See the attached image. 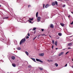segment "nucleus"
<instances>
[{
	"instance_id": "nucleus-1",
	"label": "nucleus",
	"mask_w": 73,
	"mask_h": 73,
	"mask_svg": "<svg viewBox=\"0 0 73 73\" xmlns=\"http://www.w3.org/2000/svg\"><path fill=\"white\" fill-rule=\"evenodd\" d=\"M26 41V39H25V38H23L22 39V40L20 41V44L21 45L22 44V43H24L25 42V41Z\"/></svg>"
},
{
	"instance_id": "nucleus-2",
	"label": "nucleus",
	"mask_w": 73,
	"mask_h": 73,
	"mask_svg": "<svg viewBox=\"0 0 73 73\" xmlns=\"http://www.w3.org/2000/svg\"><path fill=\"white\" fill-rule=\"evenodd\" d=\"M33 20V18H29V20L28 21L30 23H31V24H33V22L31 21H32Z\"/></svg>"
},
{
	"instance_id": "nucleus-3",
	"label": "nucleus",
	"mask_w": 73,
	"mask_h": 73,
	"mask_svg": "<svg viewBox=\"0 0 73 73\" xmlns=\"http://www.w3.org/2000/svg\"><path fill=\"white\" fill-rule=\"evenodd\" d=\"M36 61L40 62H41V63H43V61H42L40 59H38V58L36 59Z\"/></svg>"
},
{
	"instance_id": "nucleus-4",
	"label": "nucleus",
	"mask_w": 73,
	"mask_h": 73,
	"mask_svg": "<svg viewBox=\"0 0 73 73\" xmlns=\"http://www.w3.org/2000/svg\"><path fill=\"white\" fill-rule=\"evenodd\" d=\"M64 52H61L58 54V56H62V55H63V54H64Z\"/></svg>"
},
{
	"instance_id": "nucleus-5",
	"label": "nucleus",
	"mask_w": 73,
	"mask_h": 73,
	"mask_svg": "<svg viewBox=\"0 0 73 73\" xmlns=\"http://www.w3.org/2000/svg\"><path fill=\"white\" fill-rule=\"evenodd\" d=\"M40 19H41L40 17H38L37 21H38V22H39L40 21Z\"/></svg>"
},
{
	"instance_id": "nucleus-6",
	"label": "nucleus",
	"mask_w": 73,
	"mask_h": 73,
	"mask_svg": "<svg viewBox=\"0 0 73 73\" xmlns=\"http://www.w3.org/2000/svg\"><path fill=\"white\" fill-rule=\"evenodd\" d=\"M39 55L40 56H44V53H42L39 54Z\"/></svg>"
},
{
	"instance_id": "nucleus-7",
	"label": "nucleus",
	"mask_w": 73,
	"mask_h": 73,
	"mask_svg": "<svg viewBox=\"0 0 73 73\" xmlns=\"http://www.w3.org/2000/svg\"><path fill=\"white\" fill-rule=\"evenodd\" d=\"M11 58L12 60H15V57L14 56H11Z\"/></svg>"
},
{
	"instance_id": "nucleus-8",
	"label": "nucleus",
	"mask_w": 73,
	"mask_h": 73,
	"mask_svg": "<svg viewBox=\"0 0 73 73\" xmlns=\"http://www.w3.org/2000/svg\"><path fill=\"white\" fill-rule=\"evenodd\" d=\"M50 27L51 28H53V27H54L53 25L52 24H51L50 25Z\"/></svg>"
},
{
	"instance_id": "nucleus-9",
	"label": "nucleus",
	"mask_w": 73,
	"mask_h": 73,
	"mask_svg": "<svg viewBox=\"0 0 73 73\" xmlns=\"http://www.w3.org/2000/svg\"><path fill=\"white\" fill-rule=\"evenodd\" d=\"M72 45V42L69 43L68 44V46H71Z\"/></svg>"
},
{
	"instance_id": "nucleus-10",
	"label": "nucleus",
	"mask_w": 73,
	"mask_h": 73,
	"mask_svg": "<svg viewBox=\"0 0 73 73\" xmlns=\"http://www.w3.org/2000/svg\"><path fill=\"white\" fill-rule=\"evenodd\" d=\"M49 5L48 4H47L46 6H45V7L46 8H47L48 7H49Z\"/></svg>"
},
{
	"instance_id": "nucleus-11",
	"label": "nucleus",
	"mask_w": 73,
	"mask_h": 73,
	"mask_svg": "<svg viewBox=\"0 0 73 73\" xmlns=\"http://www.w3.org/2000/svg\"><path fill=\"white\" fill-rule=\"evenodd\" d=\"M12 65L13 67H16V64L14 63H13L12 64Z\"/></svg>"
},
{
	"instance_id": "nucleus-12",
	"label": "nucleus",
	"mask_w": 73,
	"mask_h": 73,
	"mask_svg": "<svg viewBox=\"0 0 73 73\" xmlns=\"http://www.w3.org/2000/svg\"><path fill=\"white\" fill-rule=\"evenodd\" d=\"M52 5L53 6H54V5H56V3L54 2H52Z\"/></svg>"
},
{
	"instance_id": "nucleus-13",
	"label": "nucleus",
	"mask_w": 73,
	"mask_h": 73,
	"mask_svg": "<svg viewBox=\"0 0 73 73\" xmlns=\"http://www.w3.org/2000/svg\"><path fill=\"white\" fill-rule=\"evenodd\" d=\"M60 24L62 27H64V24L63 23H60Z\"/></svg>"
},
{
	"instance_id": "nucleus-14",
	"label": "nucleus",
	"mask_w": 73,
	"mask_h": 73,
	"mask_svg": "<svg viewBox=\"0 0 73 73\" xmlns=\"http://www.w3.org/2000/svg\"><path fill=\"white\" fill-rule=\"evenodd\" d=\"M54 44L55 45H56V46H57V41H55Z\"/></svg>"
},
{
	"instance_id": "nucleus-15",
	"label": "nucleus",
	"mask_w": 73,
	"mask_h": 73,
	"mask_svg": "<svg viewBox=\"0 0 73 73\" xmlns=\"http://www.w3.org/2000/svg\"><path fill=\"white\" fill-rule=\"evenodd\" d=\"M9 17H4L3 18V19H8Z\"/></svg>"
},
{
	"instance_id": "nucleus-16",
	"label": "nucleus",
	"mask_w": 73,
	"mask_h": 73,
	"mask_svg": "<svg viewBox=\"0 0 73 73\" xmlns=\"http://www.w3.org/2000/svg\"><path fill=\"white\" fill-rule=\"evenodd\" d=\"M32 60L33 61H34V62H36V60H35V59L34 58H32Z\"/></svg>"
},
{
	"instance_id": "nucleus-17",
	"label": "nucleus",
	"mask_w": 73,
	"mask_h": 73,
	"mask_svg": "<svg viewBox=\"0 0 73 73\" xmlns=\"http://www.w3.org/2000/svg\"><path fill=\"white\" fill-rule=\"evenodd\" d=\"M36 17H38V12H36Z\"/></svg>"
},
{
	"instance_id": "nucleus-18",
	"label": "nucleus",
	"mask_w": 73,
	"mask_h": 73,
	"mask_svg": "<svg viewBox=\"0 0 73 73\" xmlns=\"http://www.w3.org/2000/svg\"><path fill=\"white\" fill-rule=\"evenodd\" d=\"M25 52L26 54H27V56H28V55H29V54H28V52L27 51H26Z\"/></svg>"
},
{
	"instance_id": "nucleus-19",
	"label": "nucleus",
	"mask_w": 73,
	"mask_h": 73,
	"mask_svg": "<svg viewBox=\"0 0 73 73\" xmlns=\"http://www.w3.org/2000/svg\"><path fill=\"white\" fill-rule=\"evenodd\" d=\"M37 29V28L36 27H34L33 28V31H35Z\"/></svg>"
},
{
	"instance_id": "nucleus-20",
	"label": "nucleus",
	"mask_w": 73,
	"mask_h": 73,
	"mask_svg": "<svg viewBox=\"0 0 73 73\" xmlns=\"http://www.w3.org/2000/svg\"><path fill=\"white\" fill-rule=\"evenodd\" d=\"M58 35L59 36H62V35L61 33H58Z\"/></svg>"
},
{
	"instance_id": "nucleus-21",
	"label": "nucleus",
	"mask_w": 73,
	"mask_h": 73,
	"mask_svg": "<svg viewBox=\"0 0 73 73\" xmlns=\"http://www.w3.org/2000/svg\"><path fill=\"white\" fill-rule=\"evenodd\" d=\"M55 65L56 66H58V64H57V63H55Z\"/></svg>"
},
{
	"instance_id": "nucleus-22",
	"label": "nucleus",
	"mask_w": 73,
	"mask_h": 73,
	"mask_svg": "<svg viewBox=\"0 0 73 73\" xmlns=\"http://www.w3.org/2000/svg\"><path fill=\"white\" fill-rule=\"evenodd\" d=\"M17 49L18 50H21V48H20V47H18V48H17Z\"/></svg>"
},
{
	"instance_id": "nucleus-23",
	"label": "nucleus",
	"mask_w": 73,
	"mask_h": 73,
	"mask_svg": "<svg viewBox=\"0 0 73 73\" xmlns=\"http://www.w3.org/2000/svg\"><path fill=\"white\" fill-rule=\"evenodd\" d=\"M28 67L29 68H32V66H31V65H29V66H28Z\"/></svg>"
},
{
	"instance_id": "nucleus-24",
	"label": "nucleus",
	"mask_w": 73,
	"mask_h": 73,
	"mask_svg": "<svg viewBox=\"0 0 73 73\" xmlns=\"http://www.w3.org/2000/svg\"><path fill=\"white\" fill-rule=\"evenodd\" d=\"M39 69L41 70H43V69L41 67Z\"/></svg>"
},
{
	"instance_id": "nucleus-25",
	"label": "nucleus",
	"mask_w": 73,
	"mask_h": 73,
	"mask_svg": "<svg viewBox=\"0 0 73 73\" xmlns=\"http://www.w3.org/2000/svg\"><path fill=\"white\" fill-rule=\"evenodd\" d=\"M55 3L56 4V5H58V3H57V1H55Z\"/></svg>"
},
{
	"instance_id": "nucleus-26",
	"label": "nucleus",
	"mask_w": 73,
	"mask_h": 73,
	"mask_svg": "<svg viewBox=\"0 0 73 73\" xmlns=\"http://www.w3.org/2000/svg\"><path fill=\"white\" fill-rule=\"evenodd\" d=\"M37 36H36L34 38H33V40H35V39L37 37Z\"/></svg>"
},
{
	"instance_id": "nucleus-27",
	"label": "nucleus",
	"mask_w": 73,
	"mask_h": 73,
	"mask_svg": "<svg viewBox=\"0 0 73 73\" xmlns=\"http://www.w3.org/2000/svg\"><path fill=\"white\" fill-rule=\"evenodd\" d=\"M52 42L53 43V44H54V40H52Z\"/></svg>"
},
{
	"instance_id": "nucleus-28",
	"label": "nucleus",
	"mask_w": 73,
	"mask_h": 73,
	"mask_svg": "<svg viewBox=\"0 0 73 73\" xmlns=\"http://www.w3.org/2000/svg\"><path fill=\"white\" fill-rule=\"evenodd\" d=\"M41 30L42 31V32H43V31H44V29H41Z\"/></svg>"
},
{
	"instance_id": "nucleus-29",
	"label": "nucleus",
	"mask_w": 73,
	"mask_h": 73,
	"mask_svg": "<svg viewBox=\"0 0 73 73\" xmlns=\"http://www.w3.org/2000/svg\"><path fill=\"white\" fill-rule=\"evenodd\" d=\"M26 38H29V36H26Z\"/></svg>"
},
{
	"instance_id": "nucleus-30",
	"label": "nucleus",
	"mask_w": 73,
	"mask_h": 73,
	"mask_svg": "<svg viewBox=\"0 0 73 73\" xmlns=\"http://www.w3.org/2000/svg\"><path fill=\"white\" fill-rule=\"evenodd\" d=\"M71 25H73V21L70 23Z\"/></svg>"
},
{
	"instance_id": "nucleus-31",
	"label": "nucleus",
	"mask_w": 73,
	"mask_h": 73,
	"mask_svg": "<svg viewBox=\"0 0 73 73\" xmlns=\"http://www.w3.org/2000/svg\"><path fill=\"white\" fill-rule=\"evenodd\" d=\"M28 36H30V35L29 34V33H28Z\"/></svg>"
},
{
	"instance_id": "nucleus-32",
	"label": "nucleus",
	"mask_w": 73,
	"mask_h": 73,
	"mask_svg": "<svg viewBox=\"0 0 73 73\" xmlns=\"http://www.w3.org/2000/svg\"><path fill=\"white\" fill-rule=\"evenodd\" d=\"M28 7L29 8V7H31V5H29Z\"/></svg>"
},
{
	"instance_id": "nucleus-33",
	"label": "nucleus",
	"mask_w": 73,
	"mask_h": 73,
	"mask_svg": "<svg viewBox=\"0 0 73 73\" xmlns=\"http://www.w3.org/2000/svg\"><path fill=\"white\" fill-rule=\"evenodd\" d=\"M68 53H69V51H68L67 52H66L65 54H68Z\"/></svg>"
},
{
	"instance_id": "nucleus-34",
	"label": "nucleus",
	"mask_w": 73,
	"mask_h": 73,
	"mask_svg": "<svg viewBox=\"0 0 73 73\" xmlns=\"http://www.w3.org/2000/svg\"><path fill=\"white\" fill-rule=\"evenodd\" d=\"M67 65H68V64H66V65L65 66V67L67 66Z\"/></svg>"
},
{
	"instance_id": "nucleus-35",
	"label": "nucleus",
	"mask_w": 73,
	"mask_h": 73,
	"mask_svg": "<svg viewBox=\"0 0 73 73\" xmlns=\"http://www.w3.org/2000/svg\"><path fill=\"white\" fill-rule=\"evenodd\" d=\"M65 7V5H64L63 6V8H64V7Z\"/></svg>"
},
{
	"instance_id": "nucleus-36",
	"label": "nucleus",
	"mask_w": 73,
	"mask_h": 73,
	"mask_svg": "<svg viewBox=\"0 0 73 73\" xmlns=\"http://www.w3.org/2000/svg\"><path fill=\"white\" fill-rule=\"evenodd\" d=\"M45 7V5H44V4H43V8H44Z\"/></svg>"
},
{
	"instance_id": "nucleus-37",
	"label": "nucleus",
	"mask_w": 73,
	"mask_h": 73,
	"mask_svg": "<svg viewBox=\"0 0 73 73\" xmlns=\"http://www.w3.org/2000/svg\"><path fill=\"white\" fill-rule=\"evenodd\" d=\"M68 49H71V48L69 47L68 48Z\"/></svg>"
},
{
	"instance_id": "nucleus-38",
	"label": "nucleus",
	"mask_w": 73,
	"mask_h": 73,
	"mask_svg": "<svg viewBox=\"0 0 73 73\" xmlns=\"http://www.w3.org/2000/svg\"><path fill=\"white\" fill-rule=\"evenodd\" d=\"M47 61H48V62H50L49 60H48Z\"/></svg>"
},
{
	"instance_id": "nucleus-39",
	"label": "nucleus",
	"mask_w": 73,
	"mask_h": 73,
	"mask_svg": "<svg viewBox=\"0 0 73 73\" xmlns=\"http://www.w3.org/2000/svg\"><path fill=\"white\" fill-rule=\"evenodd\" d=\"M65 49H66V48H64V49H63V50H65Z\"/></svg>"
},
{
	"instance_id": "nucleus-40",
	"label": "nucleus",
	"mask_w": 73,
	"mask_h": 73,
	"mask_svg": "<svg viewBox=\"0 0 73 73\" xmlns=\"http://www.w3.org/2000/svg\"><path fill=\"white\" fill-rule=\"evenodd\" d=\"M40 36V35H38V37H39Z\"/></svg>"
},
{
	"instance_id": "nucleus-41",
	"label": "nucleus",
	"mask_w": 73,
	"mask_h": 73,
	"mask_svg": "<svg viewBox=\"0 0 73 73\" xmlns=\"http://www.w3.org/2000/svg\"><path fill=\"white\" fill-rule=\"evenodd\" d=\"M59 38V37H58H58H57L56 38H57V39H58V38Z\"/></svg>"
},
{
	"instance_id": "nucleus-42",
	"label": "nucleus",
	"mask_w": 73,
	"mask_h": 73,
	"mask_svg": "<svg viewBox=\"0 0 73 73\" xmlns=\"http://www.w3.org/2000/svg\"><path fill=\"white\" fill-rule=\"evenodd\" d=\"M55 49H56V50H57V49H58V48H56Z\"/></svg>"
},
{
	"instance_id": "nucleus-43",
	"label": "nucleus",
	"mask_w": 73,
	"mask_h": 73,
	"mask_svg": "<svg viewBox=\"0 0 73 73\" xmlns=\"http://www.w3.org/2000/svg\"><path fill=\"white\" fill-rule=\"evenodd\" d=\"M52 49H53V46H52Z\"/></svg>"
},
{
	"instance_id": "nucleus-44",
	"label": "nucleus",
	"mask_w": 73,
	"mask_h": 73,
	"mask_svg": "<svg viewBox=\"0 0 73 73\" xmlns=\"http://www.w3.org/2000/svg\"><path fill=\"white\" fill-rule=\"evenodd\" d=\"M70 15H69V16H68V17H69V18H70Z\"/></svg>"
},
{
	"instance_id": "nucleus-45",
	"label": "nucleus",
	"mask_w": 73,
	"mask_h": 73,
	"mask_svg": "<svg viewBox=\"0 0 73 73\" xmlns=\"http://www.w3.org/2000/svg\"><path fill=\"white\" fill-rule=\"evenodd\" d=\"M71 67H72V68H73V66H71Z\"/></svg>"
},
{
	"instance_id": "nucleus-46",
	"label": "nucleus",
	"mask_w": 73,
	"mask_h": 73,
	"mask_svg": "<svg viewBox=\"0 0 73 73\" xmlns=\"http://www.w3.org/2000/svg\"><path fill=\"white\" fill-rule=\"evenodd\" d=\"M19 20H21V21H22V20H21V19H19Z\"/></svg>"
},
{
	"instance_id": "nucleus-47",
	"label": "nucleus",
	"mask_w": 73,
	"mask_h": 73,
	"mask_svg": "<svg viewBox=\"0 0 73 73\" xmlns=\"http://www.w3.org/2000/svg\"><path fill=\"white\" fill-rule=\"evenodd\" d=\"M1 7V5H0V7Z\"/></svg>"
},
{
	"instance_id": "nucleus-48",
	"label": "nucleus",
	"mask_w": 73,
	"mask_h": 73,
	"mask_svg": "<svg viewBox=\"0 0 73 73\" xmlns=\"http://www.w3.org/2000/svg\"><path fill=\"white\" fill-rule=\"evenodd\" d=\"M72 37V36H70V37Z\"/></svg>"
},
{
	"instance_id": "nucleus-49",
	"label": "nucleus",
	"mask_w": 73,
	"mask_h": 73,
	"mask_svg": "<svg viewBox=\"0 0 73 73\" xmlns=\"http://www.w3.org/2000/svg\"><path fill=\"white\" fill-rule=\"evenodd\" d=\"M69 35H71V33H70V34H69Z\"/></svg>"
},
{
	"instance_id": "nucleus-50",
	"label": "nucleus",
	"mask_w": 73,
	"mask_h": 73,
	"mask_svg": "<svg viewBox=\"0 0 73 73\" xmlns=\"http://www.w3.org/2000/svg\"><path fill=\"white\" fill-rule=\"evenodd\" d=\"M65 1H66V0H64Z\"/></svg>"
},
{
	"instance_id": "nucleus-51",
	"label": "nucleus",
	"mask_w": 73,
	"mask_h": 73,
	"mask_svg": "<svg viewBox=\"0 0 73 73\" xmlns=\"http://www.w3.org/2000/svg\"><path fill=\"white\" fill-rule=\"evenodd\" d=\"M50 36V37H51V36Z\"/></svg>"
},
{
	"instance_id": "nucleus-52",
	"label": "nucleus",
	"mask_w": 73,
	"mask_h": 73,
	"mask_svg": "<svg viewBox=\"0 0 73 73\" xmlns=\"http://www.w3.org/2000/svg\"><path fill=\"white\" fill-rule=\"evenodd\" d=\"M51 17H52V16Z\"/></svg>"
},
{
	"instance_id": "nucleus-53",
	"label": "nucleus",
	"mask_w": 73,
	"mask_h": 73,
	"mask_svg": "<svg viewBox=\"0 0 73 73\" xmlns=\"http://www.w3.org/2000/svg\"><path fill=\"white\" fill-rule=\"evenodd\" d=\"M7 73H9V72H8Z\"/></svg>"
}]
</instances>
